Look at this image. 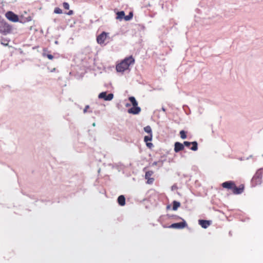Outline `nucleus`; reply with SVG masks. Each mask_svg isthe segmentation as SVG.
<instances>
[{
    "label": "nucleus",
    "instance_id": "6",
    "mask_svg": "<svg viewBox=\"0 0 263 263\" xmlns=\"http://www.w3.org/2000/svg\"><path fill=\"white\" fill-rule=\"evenodd\" d=\"M98 98L99 99H103L105 101H110L111 100L114 98V95L113 93H109L108 95H107V92L106 91L102 92H101Z\"/></svg>",
    "mask_w": 263,
    "mask_h": 263
},
{
    "label": "nucleus",
    "instance_id": "17",
    "mask_svg": "<svg viewBox=\"0 0 263 263\" xmlns=\"http://www.w3.org/2000/svg\"><path fill=\"white\" fill-rule=\"evenodd\" d=\"M129 100L132 104L133 106H137L138 105V102L136 101V100L134 97H130L129 98Z\"/></svg>",
    "mask_w": 263,
    "mask_h": 263
},
{
    "label": "nucleus",
    "instance_id": "26",
    "mask_svg": "<svg viewBox=\"0 0 263 263\" xmlns=\"http://www.w3.org/2000/svg\"><path fill=\"white\" fill-rule=\"evenodd\" d=\"M63 7L65 9H69V5L68 3L67 2H64L63 3Z\"/></svg>",
    "mask_w": 263,
    "mask_h": 263
},
{
    "label": "nucleus",
    "instance_id": "37",
    "mask_svg": "<svg viewBox=\"0 0 263 263\" xmlns=\"http://www.w3.org/2000/svg\"><path fill=\"white\" fill-rule=\"evenodd\" d=\"M3 45H6V44H5V42H4V43H3Z\"/></svg>",
    "mask_w": 263,
    "mask_h": 263
},
{
    "label": "nucleus",
    "instance_id": "20",
    "mask_svg": "<svg viewBox=\"0 0 263 263\" xmlns=\"http://www.w3.org/2000/svg\"><path fill=\"white\" fill-rule=\"evenodd\" d=\"M133 17V12H130L128 15H126L124 16V20L125 21H129Z\"/></svg>",
    "mask_w": 263,
    "mask_h": 263
},
{
    "label": "nucleus",
    "instance_id": "3",
    "mask_svg": "<svg viewBox=\"0 0 263 263\" xmlns=\"http://www.w3.org/2000/svg\"><path fill=\"white\" fill-rule=\"evenodd\" d=\"M12 30L11 27L3 21L0 16V32L7 34L11 32Z\"/></svg>",
    "mask_w": 263,
    "mask_h": 263
},
{
    "label": "nucleus",
    "instance_id": "28",
    "mask_svg": "<svg viewBox=\"0 0 263 263\" xmlns=\"http://www.w3.org/2000/svg\"><path fill=\"white\" fill-rule=\"evenodd\" d=\"M183 144L184 146L189 147L192 144V142L184 141Z\"/></svg>",
    "mask_w": 263,
    "mask_h": 263
},
{
    "label": "nucleus",
    "instance_id": "11",
    "mask_svg": "<svg viewBox=\"0 0 263 263\" xmlns=\"http://www.w3.org/2000/svg\"><path fill=\"white\" fill-rule=\"evenodd\" d=\"M184 149V145L179 142H176L175 143V147L174 151L176 153H178L179 152L183 150Z\"/></svg>",
    "mask_w": 263,
    "mask_h": 263
},
{
    "label": "nucleus",
    "instance_id": "19",
    "mask_svg": "<svg viewBox=\"0 0 263 263\" xmlns=\"http://www.w3.org/2000/svg\"><path fill=\"white\" fill-rule=\"evenodd\" d=\"M144 130L148 134H152V130L150 126L147 125L144 128Z\"/></svg>",
    "mask_w": 263,
    "mask_h": 263
},
{
    "label": "nucleus",
    "instance_id": "35",
    "mask_svg": "<svg viewBox=\"0 0 263 263\" xmlns=\"http://www.w3.org/2000/svg\"><path fill=\"white\" fill-rule=\"evenodd\" d=\"M88 111H89V112H92V110H89Z\"/></svg>",
    "mask_w": 263,
    "mask_h": 263
},
{
    "label": "nucleus",
    "instance_id": "1",
    "mask_svg": "<svg viewBox=\"0 0 263 263\" xmlns=\"http://www.w3.org/2000/svg\"><path fill=\"white\" fill-rule=\"evenodd\" d=\"M135 63V59L132 56L125 58L120 63L117 65L116 70L118 72H124L128 69L130 65Z\"/></svg>",
    "mask_w": 263,
    "mask_h": 263
},
{
    "label": "nucleus",
    "instance_id": "32",
    "mask_svg": "<svg viewBox=\"0 0 263 263\" xmlns=\"http://www.w3.org/2000/svg\"><path fill=\"white\" fill-rule=\"evenodd\" d=\"M130 106V104H129V103H127V104H126V106H127H127Z\"/></svg>",
    "mask_w": 263,
    "mask_h": 263
},
{
    "label": "nucleus",
    "instance_id": "30",
    "mask_svg": "<svg viewBox=\"0 0 263 263\" xmlns=\"http://www.w3.org/2000/svg\"><path fill=\"white\" fill-rule=\"evenodd\" d=\"M146 145L147 147L151 148L153 146V144L152 143H148L147 142Z\"/></svg>",
    "mask_w": 263,
    "mask_h": 263
},
{
    "label": "nucleus",
    "instance_id": "34",
    "mask_svg": "<svg viewBox=\"0 0 263 263\" xmlns=\"http://www.w3.org/2000/svg\"><path fill=\"white\" fill-rule=\"evenodd\" d=\"M162 110H163V111H165V108H162Z\"/></svg>",
    "mask_w": 263,
    "mask_h": 263
},
{
    "label": "nucleus",
    "instance_id": "10",
    "mask_svg": "<svg viewBox=\"0 0 263 263\" xmlns=\"http://www.w3.org/2000/svg\"><path fill=\"white\" fill-rule=\"evenodd\" d=\"M199 224L204 229L207 228L211 223V221L206 220H199Z\"/></svg>",
    "mask_w": 263,
    "mask_h": 263
},
{
    "label": "nucleus",
    "instance_id": "12",
    "mask_svg": "<svg viewBox=\"0 0 263 263\" xmlns=\"http://www.w3.org/2000/svg\"><path fill=\"white\" fill-rule=\"evenodd\" d=\"M243 191V186H242V187L240 186L239 187H237L235 185V184L234 185V187H233V190H232L233 193L234 194H240L242 193Z\"/></svg>",
    "mask_w": 263,
    "mask_h": 263
},
{
    "label": "nucleus",
    "instance_id": "33",
    "mask_svg": "<svg viewBox=\"0 0 263 263\" xmlns=\"http://www.w3.org/2000/svg\"><path fill=\"white\" fill-rule=\"evenodd\" d=\"M92 125H93V126H96V124H95V123H93L92 124Z\"/></svg>",
    "mask_w": 263,
    "mask_h": 263
},
{
    "label": "nucleus",
    "instance_id": "27",
    "mask_svg": "<svg viewBox=\"0 0 263 263\" xmlns=\"http://www.w3.org/2000/svg\"><path fill=\"white\" fill-rule=\"evenodd\" d=\"M146 179L147 180V183L149 184H152L154 181V179L153 178H148Z\"/></svg>",
    "mask_w": 263,
    "mask_h": 263
},
{
    "label": "nucleus",
    "instance_id": "14",
    "mask_svg": "<svg viewBox=\"0 0 263 263\" xmlns=\"http://www.w3.org/2000/svg\"><path fill=\"white\" fill-rule=\"evenodd\" d=\"M117 17L116 18L118 20H122L123 17L124 18L125 16V13L123 11L118 12L117 13Z\"/></svg>",
    "mask_w": 263,
    "mask_h": 263
},
{
    "label": "nucleus",
    "instance_id": "8",
    "mask_svg": "<svg viewBox=\"0 0 263 263\" xmlns=\"http://www.w3.org/2000/svg\"><path fill=\"white\" fill-rule=\"evenodd\" d=\"M141 111L140 107L137 106H133L132 108L128 110V112L133 115H137Z\"/></svg>",
    "mask_w": 263,
    "mask_h": 263
},
{
    "label": "nucleus",
    "instance_id": "24",
    "mask_svg": "<svg viewBox=\"0 0 263 263\" xmlns=\"http://www.w3.org/2000/svg\"><path fill=\"white\" fill-rule=\"evenodd\" d=\"M54 12L57 14H62V10L59 7H56L54 10Z\"/></svg>",
    "mask_w": 263,
    "mask_h": 263
},
{
    "label": "nucleus",
    "instance_id": "22",
    "mask_svg": "<svg viewBox=\"0 0 263 263\" xmlns=\"http://www.w3.org/2000/svg\"><path fill=\"white\" fill-rule=\"evenodd\" d=\"M163 165L162 161H155L152 163V166L158 165L159 167H161Z\"/></svg>",
    "mask_w": 263,
    "mask_h": 263
},
{
    "label": "nucleus",
    "instance_id": "16",
    "mask_svg": "<svg viewBox=\"0 0 263 263\" xmlns=\"http://www.w3.org/2000/svg\"><path fill=\"white\" fill-rule=\"evenodd\" d=\"M192 146L190 149L193 151H196L198 149V144L196 141L192 142Z\"/></svg>",
    "mask_w": 263,
    "mask_h": 263
},
{
    "label": "nucleus",
    "instance_id": "31",
    "mask_svg": "<svg viewBox=\"0 0 263 263\" xmlns=\"http://www.w3.org/2000/svg\"><path fill=\"white\" fill-rule=\"evenodd\" d=\"M67 14L69 15H72L73 14V11L72 10H70Z\"/></svg>",
    "mask_w": 263,
    "mask_h": 263
},
{
    "label": "nucleus",
    "instance_id": "2",
    "mask_svg": "<svg viewBox=\"0 0 263 263\" xmlns=\"http://www.w3.org/2000/svg\"><path fill=\"white\" fill-rule=\"evenodd\" d=\"M262 174L263 170L262 168H260L257 171L252 179L251 182L253 186H255L261 184Z\"/></svg>",
    "mask_w": 263,
    "mask_h": 263
},
{
    "label": "nucleus",
    "instance_id": "21",
    "mask_svg": "<svg viewBox=\"0 0 263 263\" xmlns=\"http://www.w3.org/2000/svg\"><path fill=\"white\" fill-rule=\"evenodd\" d=\"M154 172L152 171H149L145 173V179H147L148 178H151V176L153 174Z\"/></svg>",
    "mask_w": 263,
    "mask_h": 263
},
{
    "label": "nucleus",
    "instance_id": "4",
    "mask_svg": "<svg viewBox=\"0 0 263 263\" xmlns=\"http://www.w3.org/2000/svg\"><path fill=\"white\" fill-rule=\"evenodd\" d=\"M5 15L8 20L13 22H22V21L19 20L18 16L16 14H14L12 11L7 12L6 13Z\"/></svg>",
    "mask_w": 263,
    "mask_h": 263
},
{
    "label": "nucleus",
    "instance_id": "18",
    "mask_svg": "<svg viewBox=\"0 0 263 263\" xmlns=\"http://www.w3.org/2000/svg\"><path fill=\"white\" fill-rule=\"evenodd\" d=\"M153 134H148L147 136H145L144 138V141L147 143L148 141H151L152 140Z\"/></svg>",
    "mask_w": 263,
    "mask_h": 263
},
{
    "label": "nucleus",
    "instance_id": "9",
    "mask_svg": "<svg viewBox=\"0 0 263 263\" xmlns=\"http://www.w3.org/2000/svg\"><path fill=\"white\" fill-rule=\"evenodd\" d=\"M235 185L234 182L233 181H226L222 183V186L223 188L233 190V187Z\"/></svg>",
    "mask_w": 263,
    "mask_h": 263
},
{
    "label": "nucleus",
    "instance_id": "7",
    "mask_svg": "<svg viewBox=\"0 0 263 263\" xmlns=\"http://www.w3.org/2000/svg\"><path fill=\"white\" fill-rule=\"evenodd\" d=\"M107 36V33L103 32L102 33H101L99 35L97 36V41L98 44H102L104 43L105 40L106 39Z\"/></svg>",
    "mask_w": 263,
    "mask_h": 263
},
{
    "label": "nucleus",
    "instance_id": "29",
    "mask_svg": "<svg viewBox=\"0 0 263 263\" xmlns=\"http://www.w3.org/2000/svg\"><path fill=\"white\" fill-rule=\"evenodd\" d=\"M89 108V106L88 105H86L84 109H83V113L86 114L87 112V109Z\"/></svg>",
    "mask_w": 263,
    "mask_h": 263
},
{
    "label": "nucleus",
    "instance_id": "36",
    "mask_svg": "<svg viewBox=\"0 0 263 263\" xmlns=\"http://www.w3.org/2000/svg\"><path fill=\"white\" fill-rule=\"evenodd\" d=\"M3 45H6V44H5V42H4V43H3Z\"/></svg>",
    "mask_w": 263,
    "mask_h": 263
},
{
    "label": "nucleus",
    "instance_id": "5",
    "mask_svg": "<svg viewBox=\"0 0 263 263\" xmlns=\"http://www.w3.org/2000/svg\"><path fill=\"white\" fill-rule=\"evenodd\" d=\"M187 226V223L184 219L181 222L174 223L172 224L169 228L173 229H182Z\"/></svg>",
    "mask_w": 263,
    "mask_h": 263
},
{
    "label": "nucleus",
    "instance_id": "15",
    "mask_svg": "<svg viewBox=\"0 0 263 263\" xmlns=\"http://www.w3.org/2000/svg\"><path fill=\"white\" fill-rule=\"evenodd\" d=\"M180 206L179 202L177 201H174L173 203V210L176 211Z\"/></svg>",
    "mask_w": 263,
    "mask_h": 263
},
{
    "label": "nucleus",
    "instance_id": "25",
    "mask_svg": "<svg viewBox=\"0 0 263 263\" xmlns=\"http://www.w3.org/2000/svg\"><path fill=\"white\" fill-rule=\"evenodd\" d=\"M43 56L47 57L49 60H52L53 58V57L52 55H51L50 54H46L45 52L43 53Z\"/></svg>",
    "mask_w": 263,
    "mask_h": 263
},
{
    "label": "nucleus",
    "instance_id": "13",
    "mask_svg": "<svg viewBox=\"0 0 263 263\" xmlns=\"http://www.w3.org/2000/svg\"><path fill=\"white\" fill-rule=\"evenodd\" d=\"M118 202L119 204L123 206L125 204V198L123 195H120L118 198Z\"/></svg>",
    "mask_w": 263,
    "mask_h": 263
},
{
    "label": "nucleus",
    "instance_id": "23",
    "mask_svg": "<svg viewBox=\"0 0 263 263\" xmlns=\"http://www.w3.org/2000/svg\"><path fill=\"white\" fill-rule=\"evenodd\" d=\"M180 135L181 138L183 139L186 138V133L184 130H181L180 132Z\"/></svg>",
    "mask_w": 263,
    "mask_h": 263
}]
</instances>
